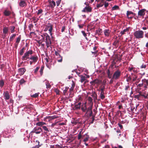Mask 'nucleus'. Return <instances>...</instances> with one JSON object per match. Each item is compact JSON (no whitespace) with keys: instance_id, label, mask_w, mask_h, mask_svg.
<instances>
[{"instance_id":"nucleus-11","label":"nucleus","mask_w":148,"mask_h":148,"mask_svg":"<svg viewBox=\"0 0 148 148\" xmlns=\"http://www.w3.org/2000/svg\"><path fill=\"white\" fill-rule=\"evenodd\" d=\"M103 33L105 36L106 37L109 36L111 33V31L109 29H105L103 31Z\"/></svg>"},{"instance_id":"nucleus-5","label":"nucleus","mask_w":148,"mask_h":148,"mask_svg":"<svg viewBox=\"0 0 148 148\" xmlns=\"http://www.w3.org/2000/svg\"><path fill=\"white\" fill-rule=\"evenodd\" d=\"M121 72L119 70H117L114 72L112 77V79L115 80L118 79L120 77Z\"/></svg>"},{"instance_id":"nucleus-60","label":"nucleus","mask_w":148,"mask_h":148,"mask_svg":"<svg viewBox=\"0 0 148 148\" xmlns=\"http://www.w3.org/2000/svg\"><path fill=\"white\" fill-rule=\"evenodd\" d=\"M18 44V43H16V42H15V43L14 44V47L15 48H16V49L17 48Z\"/></svg>"},{"instance_id":"nucleus-18","label":"nucleus","mask_w":148,"mask_h":148,"mask_svg":"<svg viewBox=\"0 0 148 148\" xmlns=\"http://www.w3.org/2000/svg\"><path fill=\"white\" fill-rule=\"evenodd\" d=\"M35 143L36 144L35 145L32 147L31 148H38L42 145V144H40V142L38 140H36Z\"/></svg>"},{"instance_id":"nucleus-43","label":"nucleus","mask_w":148,"mask_h":148,"mask_svg":"<svg viewBox=\"0 0 148 148\" xmlns=\"http://www.w3.org/2000/svg\"><path fill=\"white\" fill-rule=\"evenodd\" d=\"M88 101L91 103L92 102V98L90 97H89L88 98Z\"/></svg>"},{"instance_id":"nucleus-33","label":"nucleus","mask_w":148,"mask_h":148,"mask_svg":"<svg viewBox=\"0 0 148 148\" xmlns=\"http://www.w3.org/2000/svg\"><path fill=\"white\" fill-rule=\"evenodd\" d=\"M45 84L46 86V88H50L51 86L47 81L45 82Z\"/></svg>"},{"instance_id":"nucleus-19","label":"nucleus","mask_w":148,"mask_h":148,"mask_svg":"<svg viewBox=\"0 0 148 148\" xmlns=\"http://www.w3.org/2000/svg\"><path fill=\"white\" fill-rule=\"evenodd\" d=\"M91 10L92 9L90 7H86L82 11L84 12H90L91 11Z\"/></svg>"},{"instance_id":"nucleus-64","label":"nucleus","mask_w":148,"mask_h":148,"mask_svg":"<svg viewBox=\"0 0 148 148\" xmlns=\"http://www.w3.org/2000/svg\"><path fill=\"white\" fill-rule=\"evenodd\" d=\"M131 77L132 75H131L128 77V79L130 80H132V78Z\"/></svg>"},{"instance_id":"nucleus-28","label":"nucleus","mask_w":148,"mask_h":148,"mask_svg":"<svg viewBox=\"0 0 148 148\" xmlns=\"http://www.w3.org/2000/svg\"><path fill=\"white\" fill-rule=\"evenodd\" d=\"M10 30L11 32L12 33H13L15 31V27L14 26H10Z\"/></svg>"},{"instance_id":"nucleus-42","label":"nucleus","mask_w":148,"mask_h":148,"mask_svg":"<svg viewBox=\"0 0 148 148\" xmlns=\"http://www.w3.org/2000/svg\"><path fill=\"white\" fill-rule=\"evenodd\" d=\"M81 32L82 33V34L84 36V37H85V38L87 40V38L86 37L87 35L85 33V32L84 31H81Z\"/></svg>"},{"instance_id":"nucleus-49","label":"nucleus","mask_w":148,"mask_h":148,"mask_svg":"<svg viewBox=\"0 0 148 148\" xmlns=\"http://www.w3.org/2000/svg\"><path fill=\"white\" fill-rule=\"evenodd\" d=\"M143 86H144V85L143 82H142V83L141 84H138L137 86V87L138 88H139Z\"/></svg>"},{"instance_id":"nucleus-32","label":"nucleus","mask_w":148,"mask_h":148,"mask_svg":"<svg viewBox=\"0 0 148 148\" xmlns=\"http://www.w3.org/2000/svg\"><path fill=\"white\" fill-rule=\"evenodd\" d=\"M131 14H134V13L133 12H132L131 11H127L126 14L128 18H129V16Z\"/></svg>"},{"instance_id":"nucleus-1","label":"nucleus","mask_w":148,"mask_h":148,"mask_svg":"<svg viewBox=\"0 0 148 148\" xmlns=\"http://www.w3.org/2000/svg\"><path fill=\"white\" fill-rule=\"evenodd\" d=\"M44 39H45V42L47 48L50 49H51V46L52 44V38H51L50 36L47 33H45L43 35H41Z\"/></svg>"},{"instance_id":"nucleus-61","label":"nucleus","mask_w":148,"mask_h":148,"mask_svg":"<svg viewBox=\"0 0 148 148\" xmlns=\"http://www.w3.org/2000/svg\"><path fill=\"white\" fill-rule=\"evenodd\" d=\"M104 88H102L101 89V92L100 93H104Z\"/></svg>"},{"instance_id":"nucleus-59","label":"nucleus","mask_w":148,"mask_h":148,"mask_svg":"<svg viewBox=\"0 0 148 148\" xmlns=\"http://www.w3.org/2000/svg\"><path fill=\"white\" fill-rule=\"evenodd\" d=\"M84 25L83 24H82V25H78V26L79 27V28H80V29H81V28H82L84 26Z\"/></svg>"},{"instance_id":"nucleus-46","label":"nucleus","mask_w":148,"mask_h":148,"mask_svg":"<svg viewBox=\"0 0 148 148\" xmlns=\"http://www.w3.org/2000/svg\"><path fill=\"white\" fill-rule=\"evenodd\" d=\"M43 11L41 9H40L38 10V12L37 13V14L38 15L41 14L42 12Z\"/></svg>"},{"instance_id":"nucleus-35","label":"nucleus","mask_w":148,"mask_h":148,"mask_svg":"<svg viewBox=\"0 0 148 148\" xmlns=\"http://www.w3.org/2000/svg\"><path fill=\"white\" fill-rule=\"evenodd\" d=\"M141 96L144 97L145 99L148 98V94H146L145 93H144L140 94Z\"/></svg>"},{"instance_id":"nucleus-63","label":"nucleus","mask_w":148,"mask_h":148,"mask_svg":"<svg viewBox=\"0 0 148 148\" xmlns=\"http://www.w3.org/2000/svg\"><path fill=\"white\" fill-rule=\"evenodd\" d=\"M65 29V27H62V28L61 29V32H63L64 31Z\"/></svg>"},{"instance_id":"nucleus-62","label":"nucleus","mask_w":148,"mask_h":148,"mask_svg":"<svg viewBox=\"0 0 148 148\" xmlns=\"http://www.w3.org/2000/svg\"><path fill=\"white\" fill-rule=\"evenodd\" d=\"M81 137H82V136H81V134L80 133L78 135V139L79 140L80 139Z\"/></svg>"},{"instance_id":"nucleus-53","label":"nucleus","mask_w":148,"mask_h":148,"mask_svg":"<svg viewBox=\"0 0 148 148\" xmlns=\"http://www.w3.org/2000/svg\"><path fill=\"white\" fill-rule=\"evenodd\" d=\"M91 96L94 98L95 99H97L96 95L95 94H92Z\"/></svg>"},{"instance_id":"nucleus-25","label":"nucleus","mask_w":148,"mask_h":148,"mask_svg":"<svg viewBox=\"0 0 148 148\" xmlns=\"http://www.w3.org/2000/svg\"><path fill=\"white\" fill-rule=\"evenodd\" d=\"M129 29V28H127L126 29H124L123 30L121 31L120 32L121 35L122 36L125 34L126 32H127Z\"/></svg>"},{"instance_id":"nucleus-50","label":"nucleus","mask_w":148,"mask_h":148,"mask_svg":"<svg viewBox=\"0 0 148 148\" xmlns=\"http://www.w3.org/2000/svg\"><path fill=\"white\" fill-rule=\"evenodd\" d=\"M146 67V65L145 64H143L141 66H140V68L141 69H143L144 68L145 69Z\"/></svg>"},{"instance_id":"nucleus-12","label":"nucleus","mask_w":148,"mask_h":148,"mask_svg":"<svg viewBox=\"0 0 148 148\" xmlns=\"http://www.w3.org/2000/svg\"><path fill=\"white\" fill-rule=\"evenodd\" d=\"M49 6L51 8H53L56 5L55 2L53 0L49 1Z\"/></svg>"},{"instance_id":"nucleus-29","label":"nucleus","mask_w":148,"mask_h":148,"mask_svg":"<svg viewBox=\"0 0 148 148\" xmlns=\"http://www.w3.org/2000/svg\"><path fill=\"white\" fill-rule=\"evenodd\" d=\"M80 81L82 83L86 80V77L85 76H82V75H80Z\"/></svg>"},{"instance_id":"nucleus-57","label":"nucleus","mask_w":148,"mask_h":148,"mask_svg":"<svg viewBox=\"0 0 148 148\" xmlns=\"http://www.w3.org/2000/svg\"><path fill=\"white\" fill-rule=\"evenodd\" d=\"M101 29H99L98 30H97L96 31V33L97 34H98L99 33H100L101 32Z\"/></svg>"},{"instance_id":"nucleus-13","label":"nucleus","mask_w":148,"mask_h":148,"mask_svg":"<svg viewBox=\"0 0 148 148\" xmlns=\"http://www.w3.org/2000/svg\"><path fill=\"white\" fill-rule=\"evenodd\" d=\"M145 10L144 9H142L140 10L138 12V15L139 16L141 17L143 16L145 14Z\"/></svg>"},{"instance_id":"nucleus-8","label":"nucleus","mask_w":148,"mask_h":148,"mask_svg":"<svg viewBox=\"0 0 148 148\" xmlns=\"http://www.w3.org/2000/svg\"><path fill=\"white\" fill-rule=\"evenodd\" d=\"M3 95L5 99V100H8L10 98V95L8 91H6L4 92Z\"/></svg>"},{"instance_id":"nucleus-31","label":"nucleus","mask_w":148,"mask_h":148,"mask_svg":"<svg viewBox=\"0 0 148 148\" xmlns=\"http://www.w3.org/2000/svg\"><path fill=\"white\" fill-rule=\"evenodd\" d=\"M25 49V48L23 47L20 50L19 53L20 55L22 56L24 52V51Z\"/></svg>"},{"instance_id":"nucleus-45","label":"nucleus","mask_w":148,"mask_h":148,"mask_svg":"<svg viewBox=\"0 0 148 148\" xmlns=\"http://www.w3.org/2000/svg\"><path fill=\"white\" fill-rule=\"evenodd\" d=\"M89 138V136H87L83 140V141L84 142H86L87 141Z\"/></svg>"},{"instance_id":"nucleus-7","label":"nucleus","mask_w":148,"mask_h":148,"mask_svg":"<svg viewBox=\"0 0 148 148\" xmlns=\"http://www.w3.org/2000/svg\"><path fill=\"white\" fill-rule=\"evenodd\" d=\"M86 103H83L82 105V107H81V110L83 112H86V113L89 110L90 111L91 113H92V112L91 111V108H88V110L86 108Z\"/></svg>"},{"instance_id":"nucleus-52","label":"nucleus","mask_w":148,"mask_h":148,"mask_svg":"<svg viewBox=\"0 0 148 148\" xmlns=\"http://www.w3.org/2000/svg\"><path fill=\"white\" fill-rule=\"evenodd\" d=\"M55 55L56 56V57H58L60 55L59 53V52L56 51H55Z\"/></svg>"},{"instance_id":"nucleus-21","label":"nucleus","mask_w":148,"mask_h":148,"mask_svg":"<svg viewBox=\"0 0 148 148\" xmlns=\"http://www.w3.org/2000/svg\"><path fill=\"white\" fill-rule=\"evenodd\" d=\"M46 124L45 123L42 121L38 122L36 123V125L38 126L42 127L44 125Z\"/></svg>"},{"instance_id":"nucleus-20","label":"nucleus","mask_w":148,"mask_h":148,"mask_svg":"<svg viewBox=\"0 0 148 148\" xmlns=\"http://www.w3.org/2000/svg\"><path fill=\"white\" fill-rule=\"evenodd\" d=\"M4 15L5 16H9L11 13V12L7 10H5L3 12Z\"/></svg>"},{"instance_id":"nucleus-56","label":"nucleus","mask_w":148,"mask_h":148,"mask_svg":"<svg viewBox=\"0 0 148 148\" xmlns=\"http://www.w3.org/2000/svg\"><path fill=\"white\" fill-rule=\"evenodd\" d=\"M40 68L39 67H37L34 70V73H36L39 70V69Z\"/></svg>"},{"instance_id":"nucleus-9","label":"nucleus","mask_w":148,"mask_h":148,"mask_svg":"<svg viewBox=\"0 0 148 148\" xmlns=\"http://www.w3.org/2000/svg\"><path fill=\"white\" fill-rule=\"evenodd\" d=\"M128 71L130 72L133 71V73H136L138 72V71L137 68L134 67H129L128 68Z\"/></svg>"},{"instance_id":"nucleus-26","label":"nucleus","mask_w":148,"mask_h":148,"mask_svg":"<svg viewBox=\"0 0 148 148\" xmlns=\"http://www.w3.org/2000/svg\"><path fill=\"white\" fill-rule=\"evenodd\" d=\"M16 35V34H12L9 38V41L10 42L12 41L13 40L14 38Z\"/></svg>"},{"instance_id":"nucleus-23","label":"nucleus","mask_w":148,"mask_h":148,"mask_svg":"<svg viewBox=\"0 0 148 148\" xmlns=\"http://www.w3.org/2000/svg\"><path fill=\"white\" fill-rule=\"evenodd\" d=\"M8 31V27H4L3 29V33L5 35L6 34Z\"/></svg>"},{"instance_id":"nucleus-4","label":"nucleus","mask_w":148,"mask_h":148,"mask_svg":"<svg viewBox=\"0 0 148 148\" xmlns=\"http://www.w3.org/2000/svg\"><path fill=\"white\" fill-rule=\"evenodd\" d=\"M53 30V28L52 25L51 24L48 23L47 25H45L44 27V31H47L48 30L49 33L51 36L52 37V31Z\"/></svg>"},{"instance_id":"nucleus-6","label":"nucleus","mask_w":148,"mask_h":148,"mask_svg":"<svg viewBox=\"0 0 148 148\" xmlns=\"http://www.w3.org/2000/svg\"><path fill=\"white\" fill-rule=\"evenodd\" d=\"M42 131V128L40 127H34L31 132L35 133L36 134H40Z\"/></svg>"},{"instance_id":"nucleus-55","label":"nucleus","mask_w":148,"mask_h":148,"mask_svg":"<svg viewBox=\"0 0 148 148\" xmlns=\"http://www.w3.org/2000/svg\"><path fill=\"white\" fill-rule=\"evenodd\" d=\"M103 5V4H101V3L99 4H97V8H99L100 7H102Z\"/></svg>"},{"instance_id":"nucleus-54","label":"nucleus","mask_w":148,"mask_h":148,"mask_svg":"<svg viewBox=\"0 0 148 148\" xmlns=\"http://www.w3.org/2000/svg\"><path fill=\"white\" fill-rule=\"evenodd\" d=\"M38 19V18H36V17H34L33 18V20L34 21V23H36L37 22V20Z\"/></svg>"},{"instance_id":"nucleus-2","label":"nucleus","mask_w":148,"mask_h":148,"mask_svg":"<svg viewBox=\"0 0 148 148\" xmlns=\"http://www.w3.org/2000/svg\"><path fill=\"white\" fill-rule=\"evenodd\" d=\"M134 35L136 39L142 38L143 37L144 32L142 30L136 31L134 32Z\"/></svg>"},{"instance_id":"nucleus-51","label":"nucleus","mask_w":148,"mask_h":148,"mask_svg":"<svg viewBox=\"0 0 148 148\" xmlns=\"http://www.w3.org/2000/svg\"><path fill=\"white\" fill-rule=\"evenodd\" d=\"M61 1V0H58L56 2V5L57 6H59Z\"/></svg>"},{"instance_id":"nucleus-14","label":"nucleus","mask_w":148,"mask_h":148,"mask_svg":"<svg viewBox=\"0 0 148 148\" xmlns=\"http://www.w3.org/2000/svg\"><path fill=\"white\" fill-rule=\"evenodd\" d=\"M142 82L143 84L144 87L147 88L148 86V80L143 79H142Z\"/></svg>"},{"instance_id":"nucleus-34","label":"nucleus","mask_w":148,"mask_h":148,"mask_svg":"<svg viewBox=\"0 0 148 148\" xmlns=\"http://www.w3.org/2000/svg\"><path fill=\"white\" fill-rule=\"evenodd\" d=\"M21 39V36H19L18 37L16 38V42L17 43H19Z\"/></svg>"},{"instance_id":"nucleus-41","label":"nucleus","mask_w":148,"mask_h":148,"mask_svg":"<svg viewBox=\"0 0 148 148\" xmlns=\"http://www.w3.org/2000/svg\"><path fill=\"white\" fill-rule=\"evenodd\" d=\"M138 106H136V108H135V107H131V110L132 111V112H134V110H136L137 108L138 107Z\"/></svg>"},{"instance_id":"nucleus-44","label":"nucleus","mask_w":148,"mask_h":148,"mask_svg":"<svg viewBox=\"0 0 148 148\" xmlns=\"http://www.w3.org/2000/svg\"><path fill=\"white\" fill-rule=\"evenodd\" d=\"M127 85L125 86V90L126 91H127L128 90V89L130 88V86L129 85V83H127Z\"/></svg>"},{"instance_id":"nucleus-3","label":"nucleus","mask_w":148,"mask_h":148,"mask_svg":"<svg viewBox=\"0 0 148 148\" xmlns=\"http://www.w3.org/2000/svg\"><path fill=\"white\" fill-rule=\"evenodd\" d=\"M33 52L32 50H29L26 51L24 53V55L22 57L21 59L22 60H26L27 59H29L30 57L29 56L30 55H31L33 54Z\"/></svg>"},{"instance_id":"nucleus-16","label":"nucleus","mask_w":148,"mask_h":148,"mask_svg":"<svg viewBox=\"0 0 148 148\" xmlns=\"http://www.w3.org/2000/svg\"><path fill=\"white\" fill-rule=\"evenodd\" d=\"M132 80L133 81H136L137 78V73H132L131 74Z\"/></svg>"},{"instance_id":"nucleus-24","label":"nucleus","mask_w":148,"mask_h":148,"mask_svg":"<svg viewBox=\"0 0 148 148\" xmlns=\"http://www.w3.org/2000/svg\"><path fill=\"white\" fill-rule=\"evenodd\" d=\"M56 59L57 61L59 62H62V57L60 56V55L56 57Z\"/></svg>"},{"instance_id":"nucleus-22","label":"nucleus","mask_w":148,"mask_h":148,"mask_svg":"<svg viewBox=\"0 0 148 148\" xmlns=\"http://www.w3.org/2000/svg\"><path fill=\"white\" fill-rule=\"evenodd\" d=\"M81 104L82 103H81L79 102L77 104H76L75 105V107H74V109L77 110H79L80 109V107Z\"/></svg>"},{"instance_id":"nucleus-38","label":"nucleus","mask_w":148,"mask_h":148,"mask_svg":"<svg viewBox=\"0 0 148 148\" xmlns=\"http://www.w3.org/2000/svg\"><path fill=\"white\" fill-rule=\"evenodd\" d=\"M44 69V66H42L41 67V68H40V73L41 75H42L43 73V71Z\"/></svg>"},{"instance_id":"nucleus-48","label":"nucleus","mask_w":148,"mask_h":148,"mask_svg":"<svg viewBox=\"0 0 148 148\" xmlns=\"http://www.w3.org/2000/svg\"><path fill=\"white\" fill-rule=\"evenodd\" d=\"M25 82V80L23 79H21L20 81V83L21 84H22Z\"/></svg>"},{"instance_id":"nucleus-30","label":"nucleus","mask_w":148,"mask_h":148,"mask_svg":"<svg viewBox=\"0 0 148 148\" xmlns=\"http://www.w3.org/2000/svg\"><path fill=\"white\" fill-rule=\"evenodd\" d=\"M119 10V7L117 5H115L112 8V10Z\"/></svg>"},{"instance_id":"nucleus-17","label":"nucleus","mask_w":148,"mask_h":148,"mask_svg":"<svg viewBox=\"0 0 148 148\" xmlns=\"http://www.w3.org/2000/svg\"><path fill=\"white\" fill-rule=\"evenodd\" d=\"M19 5L20 7H23L26 6V3L25 1L24 0H21L20 1L19 3Z\"/></svg>"},{"instance_id":"nucleus-36","label":"nucleus","mask_w":148,"mask_h":148,"mask_svg":"<svg viewBox=\"0 0 148 148\" xmlns=\"http://www.w3.org/2000/svg\"><path fill=\"white\" fill-rule=\"evenodd\" d=\"M42 128L45 131H46V133H47L48 132H49V130L46 126H42Z\"/></svg>"},{"instance_id":"nucleus-40","label":"nucleus","mask_w":148,"mask_h":148,"mask_svg":"<svg viewBox=\"0 0 148 148\" xmlns=\"http://www.w3.org/2000/svg\"><path fill=\"white\" fill-rule=\"evenodd\" d=\"M4 84V81L3 80H1L0 81V87L1 88L2 87Z\"/></svg>"},{"instance_id":"nucleus-37","label":"nucleus","mask_w":148,"mask_h":148,"mask_svg":"<svg viewBox=\"0 0 148 148\" xmlns=\"http://www.w3.org/2000/svg\"><path fill=\"white\" fill-rule=\"evenodd\" d=\"M39 93H36L34 94L31 95V96L33 98H36L38 96Z\"/></svg>"},{"instance_id":"nucleus-15","label":"nucleus","mask_w":148,"mask_h":148,"mask_svg":"<svg viewBox=\"0 0 148 148\" xmlns=\"http://www.w3.org/2000/svg\"><path fill=\"white\" fill-rule=\"evenodd\" d=\"M26 71L24 68H20L18 69V72L20 75H23Z\"/></svg>"},{"instance_id":"nucleus-39","label":"nucleus","mask_w":148,"mask_h":148,"mask_svg":"<svg viewBox=\"0 0 148 148\" xmlns=\"http://www.w3.org/2000/svg\"><path fill=\"white\" fill-rule=\"evenodd\" d=\"M100 98L102 99H103L105 97L104 95V93H100Z\"/></svg>"},{"instance_id":"nucleus-47","label":"nucleus","mask_w":148,"mask_h":148,"mask_svg":"<svg viewBox=\"0 0 148 148\" xmlns=\"http://www.w3.org/2000/svg\"><path fill=\"white\" fill-rule=\"evenodd\" d=\"M122 121L120 123H118V124L120 129H122L123 128V126L121 125V124L122 123Z\"/></svg>"},{"instance_id":"nucleus-10","label":"nucleus","mask_w":148,"mask_h":148,"mask_svg":"<svg viewBox=\"0 0 148 148\" xmlns=\"http://www.w3.org/2000/svg\"><path fill=\"white\" fill-rule=\"evenodd\" d=\"M29 59L32 60L33 62L36 63L38 59V57L36 55L34 56H31Z\"/></svg>"},{"instance_id":"nucleus-27","label":"nucleus","mask_w":148,"mask_h":148,"mask_svg":"<svg viewBox=\"0 0 148 148\" xmlns=\"http://www.w3.org/2000/svg\"><path fill=\"white\" fill-rule=\"evenodd\" d=\"M119 43V40H116L113 42L112 45H114L115 47H116L118 45Z\"/></svg>"},{"instance_id":"nucleus-58","label":"nucleus","mask_w":148,"mask_h":148,"mask_svg":"<svg viewBox=\"0 0 148 148\" xmlns=\"http://www.w3.org/2000/svg\"><path fill=\"white\" fill-rule=\"evenodd\" d=\"M104 7L105 8L107 7L108 5V2H105L104 3Z\"/></svg>"}]
</instances>
